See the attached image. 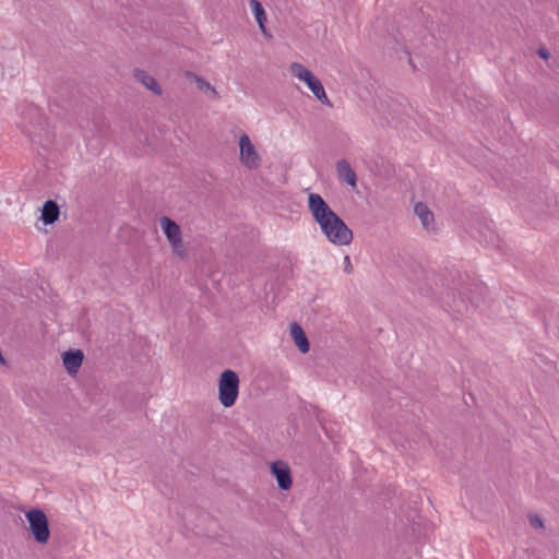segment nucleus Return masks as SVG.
Returning <instances> with one entry per match:
<instances>
[{
    "label": "nucleus",
    "instance_id": "f8f14e48",
    "mask_svg": "<svg viewBox=\"0 0 559 559\" xmlns=\"http://www.w3.org/2000/svg\"><path fill=\"white\" fill-rule=\"evenodd\" d=\"M134 76L139 82H141L147 90L152 91L154 94H162V90L156 80L152 75L147 74L145 71L135 69Z\"/></svg>",
    "mask_w": 559,
    "mask_h": 559
},
{
    "label": "nucleus",
    "instance_id": "39448f33",
    "mask_svg": "<svg viewBox=\"0 0 559 559\" xmlns=\"http://www.w3.org/2000/svg\"><path fill=\"white\" fill-rule=\"evenodd\" d=\"M160 228L165 234L171 250L175 254L183 258L186 255V249L182 243L180 226L167 216H163L159 219Z\"/></svg>",
    "mask_w": 559,
    "mask_h": 559
},
{
    "label": "nucleus",
    "instance_id": "9d476101",
    "mask_svg": "<svg viewBox=\"0 0 559 559\" xmlns=\"http://www.w3.org/2000/svg\"><path fill=\"white\" fill-rule=\"evenodd\" d=\"M290 336L297 346V348L302 353L306 354L310 349V345L308 342V338L302 330V328L294 322L290 324Z\"/></svg>",
    "mask_w": 559,
    "mask_h": 559
},
{
    "label": "nucleus",
    "instance_id": "2eb2a0df",
    "mask_svg": "<svg viewBox=\"0 0 559 559\" xmlns=\"http://www.w3.org/2000/svg\"><path fill=\"white\" fill-rule=\"evenodd\" d=\"M198 87L203 92H210L213 98H218L216 90L205 80L200 76H194Z\"/></svg>",
    "mask_w": 559,
    "mask_h": 559
},
{
    "label": "nucleus",
    "instance_id": "6ab92c4d",
    "mask_svg": "<svg viewBox=\"0 0 559 559\" xmlns=\"http://www.w3.org/2000/svg\"><path fill=\"white\" fill-rule=\"evenodd\" d=\"M488 231H489V234H490V235H489V236L485 235V236H484V237H485V240H486L487 242H493V238H495L496 236H495L493 231H492L490 228H488Z\"/></svg>",
    "mask_w": 559,
    "mask_h": 559
},
{
    "label": "nucleus",
    "instance_id": "f03ea898",
    "mask_svg": "<svg viewBox=\"0 0 559 559\" xmlns=\"http://www.w3.org/2000/svg\"><path fill=\"white\" fill-rule=\"evenodd\" d=\"M288 70L292 76L304 83L322 105L333 106L322 82L307 67L300 62H292Z\"/></svg>",
    "mask_w": 559,
    "mask_h": 559
},
{
    "label": "nucleus",
    "instance_id": "ddd939ff",
    "mask_svg": "<svg viewBox=\"0 0 559 559\" xmlns=\"http://www.w3.org/2000/svg\"><path fill=\"white\" fill-rule=\"evenodd\" d=\"M59 216V207L56 202L49 200L46 201L43 211H41V219L45 224H52L58 219Z\"/></svg>",
    "mask_w": 559,
    "mask_h": 559
},
{
    "label": "nucleus",
    "instance_id": "1a4fd4ad",
    "mask_svg": "<svg viewBox=\"0 0 559 559\" xmlns=\"http://www.w3.org/2000/svg\"><path fill=\"white\" fill-rule=\"evenodd\" d=\"M83 358L84 355L80 349L69 350L62 355L63 365L69 373H75L79 370L83 362Z\"/></svg>",
    "mask_w": 559,
    "mask_h": 559
},
{
    "label": "nucleus",
    "instance_id": "423d86ee",
    "mask_svg": "<svg viewBox=\"0 0 559 559\" xmlns=\"http://www.w3.org/2000/svg\"><path fill=\"white\" fill-rule=\"evenodd\" d=\"M239 159L248 169H257L261 165V157L248 134L239 138Z\"/></svg>",
    "mask_w": 559,
    "mask_h": 559
},
{
    "label": "nucleus",
    "instance_id": "7ed1b4c3",
    "mask_svg": "<svg viewBox=\"0 0 559 559\" xmlns=\"http://www.w3.org/2000/svg\"><path fill=\"white\" fill-rule=\"evenodd\" d=\"M239 377L230 369H227L221 373L218 380V400L219 403L229 408L235 405L239 395Z\"/></svg>",
    "mask_w": 559,
    "mask_h": 559
},
{
    "label": "nucleus",
    "instance_id": "dca6fc26",
    "mask_svg": "<svg viewBox=\"0 0 559 559\" xmlns=\"http://www.w3.org/2000/svg\"><path fill=\"white\" fill-rule=\"evenodd\" d=\"M530 523L535 528H543V520L537 514L530 515Z\"/></svg>",
    "mask_w": 559,
    "mask_h": 559
},
{
    "label": "nucleus",
    "instance_id": "6e6552de",
    "mask_svg": "<svg viewBox=\"0 0 559 559\" xmlns=\"http://www.w3.org/2000/svg\"><path fill=\"white\" fill-rule=\"evenodd\" d=\"M337 178L350 186V188H357V176L349 162L345 158L338 159L335 165Z\"/></svg>",
    "mask_w": 559,
    "mask_h": 559
},
{
    "label": "nucleus",
    "instance_id": "0eeeda50",
    "mask_svg": "<svg viewBox=\"0 0 559 559\" xmlns=\"http://www.w3.org/2000/svg\"><path fill=\"white\" fill-rule=\"evenodd\" d=\"M272 474L275 476L277 485L283 490H288L292 487L293 480L290 468L287 463L283 461H275L271 464Z\"/></svg>",
    "mask_w": 559,
    "mask_h": 559
},
{
    "label": "nucleus",
    "instance_id": "4468645a",
    "mask_svg": "<svg viewBox=\"0 0 559 559\" xmlns=\"http://www.w3.org/2000/svg\"><path fill=\"white\" fill-rule=\"evenodd\" d=\"M414 211H415L416 215L419 217V219L421 221L423 226L426 229H429L433 222V215L430 212V210L428 209V206L423 202H418L415 205Z\"/></svg>",
    "mask_w": 559,
    "mask_h": 559
},
{
    "label": "nucleus",
    "instance_id": "a211bd4d",
    "mask_svg": "<svg viewBox=\"0 0 559 559\" xmlns=\"http://www.w3.org/2000/svg\"><path fill=\"white\" fill-rule=\"evenodd\" d=\"M538 55H539L543 59H545V60H547V59L549 58V52H548L546 49H544V48H540V49L538 50Z\"/></svg>",
    "mask_w": 559,
    "mask_h": 559
},
{
    "label": "nucleus",
    "instance_id": "9b49d317",
    "mask_svg": "<svg viewBox=\"0 0 559 559\" xmlns=\"http://www.w3.org/2000/svg\"><path fill=\"white\" fill-rule=\"evenodd\" d=\"M249 4L262 34L270 37L271 35L267 33L265 27L266 15L262 4L258 0H250Z\"/></svg>",
    "mask_w": 559,
    "mask_h": 559
},
{
    "label": "nucleus",
    "instance_id": "f3484780",
    "mask_svg": "<svg viewBox=\"0 0 559 559\" xmlns=\"http://www.w3.org/2000/svg\"><path fill=\"white\" fill-rule=\"evenodd\" d=\"M344 264H345L344 271L346 273H350L353 271V265H352V262H350V258L348 255H346L344 258Z\"/></svg>",
    "mask_w": 559,
    "mask_h": 559
},
{
    "label": "nucleus",
    "instance_id": "f257e3e1",
    "mask_svg": "<svg viewBox=\"0 0 559 559\" xmlns=\"http://www.w3.org/2000/svg\"><path fill=\"white\" fill-rule=\"evenodd\" d=\"M308 209L322 235L334 246H348L354 238L352 229L331 209L324 199L314 192L308 195Z\"/></svg>",
    "mask_w": 559,
    "mask_h": 559
},
{
    "label": "nucleus",
    "instance_id": "20e7f679",
    "mask_svg": "<svg viewBox=\"0 0 559 559\" xmlns=\"http://www.w3.org/2000/svg\"><path fill=\"white\" fill-rule=\"evenodd\" d=\"M29 531L38 544H46L50 537L48 519L40 509H32L25 514Z\"/></svg>",
    "mask_w": 559,
    "mask_h": 559
}]
</instances>
